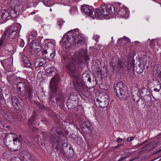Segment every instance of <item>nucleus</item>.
Returning a JSON list of instances; mask_svg holds the SVG:
<instances>
[{"label": "nucleus", "instance_id": "3c124183", "mask_svg": "<svg viewBox=\"0 0 161 161\" xmlns=\"http://www.w3.org/2000/svg\"><path fill=\"white\" fill-rule=\"evenodd\" d=\"M125 158V157H122L121 158H120L118 161H121L123 160Z\"/></svg>", "mask_w": 161, "mask_h": 161}, {"label": "nucleus", "instance_id": "603ef678", "mask_svg": "<svg viewBox=\"0 0 161 161\" xmlns=\"http://www.w3.org/2000/svg\"><path fill=\"white\" fill-rule=\"evenodd\" d=\"M55 129L54 128H53L52 129V131L54 133V134H56V133H57L58 134V132L57 131H56V132H54V130Z\"/></svg>", "mask_w": 161, "mask_h": 161}, {"label": "nucleus", "instance_id": "4468645a", "mask_svg": "<svg viewBox=\"0 0 161 161\" xmlns=\"http://www.w3.org/2000/svg\"><path fill=\"white\" fill-rule=\"evenodd\" d=\"M17 87L18 89V92L19 94L22 96L25 95L26 90V86L25 82H18L17 84Z\"/></svg>", "mask_w": 161, "mask_h": 161}, {"label": "nucleus", "instance_id": "13d9d810", "mask_svg": "<svg viewBox=\"0 0 161 161\" xmlns=\"http://www.w3.org/2000/svg\"><path fill=\"white\" fill-rule=\"evenodd\" d=\"M121 146V145H118L117 147H115L116 148L118 147H119V146Z\"/></svg>", "mask_w": 161, "mask_h": 161}, {"label": "nucleus", "instance_id": "6e6552de", "mask_svg": "<svg viewBox=\"0 0 161 161\" xmlns=\"http://www.w3.org/2000/svg\"><path fill=\"white\" fill-rule=\"evenodd\" d=\"M108 103V96L105 94L99 98H98L95 103L96 105H98L99 107L103 108L106 107Z\"/></svg>", "mask_w": 161, "mask_h": 161}, {"label": "nucleus", "instance_id": "7c9ffc66", "mask_svg": "<svg viewBox=\"0 0 161 161\" xmlns=\"http://www.w3.org/2000/svg\"><path fill=\"white\" fill-rule=\"evenodd\" d=\"M25 93L26 95H28L29 97H31L32 96L33 89L31 87H27L26 89Z\"/></svg>", "mask_w": 161, "mask_h": 161}, {"label": "nucleus", "instance_id": "f257e3e1", "mask_svg": "<svg viewBox=\"0 0 161 161\" xmlns=\"http://www.w3.org/2000/svg\"><path fill=\"white\" fill-rule=\"evenodd\" d=\"M60 80L59 75H56L52 79L49 86L51 89L52 88L53 89V91L50 93L49 101L54 104H64L65 102L66 96L61 92H58V96L55 99L56 101L53 99L56 97L57 91L58 89V83Z\"/></svg>", "mask_w": 161, "mask_h": 161}, {"label": "nucleus", "instance_id": "aec40b11", "mask_svg": "<svg viewBox=\"0 0 161 161\" xmlns=\"http://www.w3.org/2000/svg\"><path fill=\"white\" fill-rule=\"evenodd\" d=\"M118 15L122 17L126 18L128 15V10L125 8H121L118 12Z\"/></svg>", "mask_w": 161, "mask_h": 161}, {"label": "nucleus", "instance_id": "ddd939ff", "mask_svg": "<svg viewBox=\"0 0 161 161\" xmlns=\"http://www.w3.org/2000/svg\"><path fill=\"white\" fill-rule=\"evenodd\" d=\"M82 126V130L85 133L88 134L92 131V125L90 121H85Z\"/></svg>", "mask_w": 161, "mask_h": 161}, {"label": "nucleus", "instance_id": "393cba45", "mask_svg": "<svg viewBox=\"0 0 161 161\" xmlns=\"http://www.w3.org/2000/svg\"><path fill=\"white\" fill-rule=\"evenodd\" d=\"M22 61L25 67L29 68L31 66V64L26 56H23L22 58Z\"/></svg>", "mask_w": 161, "mask_h": 161}, {"label": "nucleus", "instance_id": "e433bc0d", "mask_svg": "<svg viewBox=\"0 0 161 161\" xmlns=\"http://www.w3.org/2000/svg\"><path fill=\"white\" fill-rule=\"evenodd\" d=\"M8 39H5V35L1 37L0 39V47L1 46L3 43L4 42H5Z\"/></svg>", "mask_w": 161, "mask_h": 161}, {"label": "nucleus", "instance_id": "ea45409f", "mask_svg": "<svg viewBox=\"0 0 161 161\" xmlns=\"http://www.w3.org/2000/svg\"><path fill=\"white\" fill-rule=\"evenodd\" d=\"M11 161H22V160L19 157H16L12 158Z\"/></svg>", "mask_w": 161, "mask_h": 161}, {"label": "nucleus", "instance_id": "864d4df0", "mask_svg": "<svg viewBox=\"0 0 161 161\" xmlns=\"http://www.w3.org/2000/svg\"><path fill=\"white\" fill-rule=\"evenodd\" d=\"M138 158V157H136V158H134L132 159H131L130 160V161H133V160H134L136 159H137Z\"/></svg>", "mask_w": 161, "mask_h": 161}, {"label": "nucleus", "instance_id": "423d86ee", "mask_svg": "<svg viewBox=\"0 0 161 161\" xmlns=\"http://www.w3.org/2000/svg\"><path fill=\"white\" fill-rule=\"evenodd\" d=\"M66 69L67 72L71 76L77 78L79 75V73L75 67L73 60L68 62L66 65Z\"/></svg>", "mask_w": 161, "mask_h": 161}, {"label": "nucleus", "instance_id": "4be33fe9", "mask_svg": "<svg viewBox=\"0 0 161 161\" xmlns=\"http://www.w3.org/2000/svg\"><path fill=\"white\" fill-rule=\"evenodd\" d=\"M8 31H6L4 33L5 35V39L9 38V40L11 39H13L15 38L16 35L17 33V32H11V35H8V33H9Z\"/></svg>", "mask_w": 161, "mask_h": 161}, {"label": "nucleus", "instance_id": "a18cd8bd", "mask_svg": "<svg viewBox=\"0 0 161 161\" xmlns=\"http://www.w3.org/2000/svg\"><path fill=\"white\" fill-rule=\"evenodd\" d=\"M27 141L28 142V143H27V144L29 146H31L33 144V142H30L28 140H27Z\"/></svg>", "mask_w": 161, "mask_h": 161}, {"label": "nucleus", "instance_id": "f3484780", "mask_svg": "<svg viewBox=\"0 0 161 161\" xmlns=\"http://www.w3.org/2000/svg\"><path fill=\"white\" fill-rule=\"evenodd\" d=\"M152 74L155 77H161V66L158 64L154 66L153 69Z\"/></svg>", "mask_w": 161, "mask_h": 161}, {"label": "nucleus", "instance_id": "8fccbe9b", "mask_svg": "<svg viewBox=\"0 0 161 161\" xmlns=\"http://www.w3.org/2000/svg\"><path fill=\"white\" fill-rule=\"evenodd\" d=\"M65 58L64 57H63L61 59V61L63 63H65Z\"/></svg>", "mask_w": 161, "mask_h": 161}, {"label": "nucleus", "instance_id": "4c0bfd02", "mask_svg": "<svg viewBox=\"0 0 161 161\" xmlns=\"http://www.w3.org/2000/svg\"><path fill=\"white\" fill-rule=\"evenodd\" d=\"M8 120L10 122V123H13L14 122V119L13 117L9 116H8L7 118Z\"/></svg>", "mask_w": 161, "mask_h": 161}, {"label": "nucleus", "instance_id": "4d7b16f0", "mask_svg": "<svg viewBox=\"0 0 161 161\" xmlns=\"http://www.w3.org/2000/svg\"><path fill=\"white\" fill-rule=\"evenodd\" d=\"M27 73L28 75H30V74H31V73L32 74V73L33 72L32 71L31 72H29V73H28V71H27Z\"/></svg>", "mask_w": 161, "mask_h": 161}, {"label": "nucleus", "instance_id": "1a4fd4ad", "mask_svg": "<svg viewBox=\"0 0 161 161\" xmlns=\"http://www.w3.org/2000/svg\"><path fill=\"white\" fill-rule=\"evenodd\" d=\"M81 10L86 14L92 17L93 19H94L96 16V12L91 6H82L81 8Z\"/></svg>", "mask_w": 161, "mask_h": 161}, {"label": "nucleus", "instance_id": "cd10ccee", "mask_svg": "<svg viewBox=\"0 0 161 161\" xmlns=\"http://www.w3.org/2000/svg\"><path fill=\"white\" fill-rule=\"evenodd\" d=\"M5 50L8 52H11L13 51L14 47L12 44L6 43L5 45Z\"/></svg>", "mask_w": 161, "mask_h": 161}, {"label": "nucleus", "instance_id": "c756f323", "mask_svg": "<svg viewBox=\"0 0 161 161\" xmlns=\"http://www.w3.org/2000/svg\"><path fill=\"white\" fill-rule=\"evenodd\" d=\"M35 114L33 113V115L31 116V118L29 119L28 120V125L29 126V128H30L31 125H34V121L35 119Z\"/></svg>", "mask_w": 161, "mask_h": 161}, {"label": "nucleus", "instance_id": "2f4dec72", "mask_svg": "<svg viewBox=\"0 0 161 161\" xmlns=\"http://www.w3.org/2000/svg\"><path fill=\"white\" fill-rule=\"evenodd\" d=\"M22 154H24L23 155L24 158L26 160H29L31 158V156L30 154L27 152L23 151L22 152Z\"/></svg>", "mask_w": 161, "mask_h": 161}, {"label": "nucleus", "instance_id": "2eb2a0df", "mask_svg": "<svg viewBox=\"0 0 161 161\" xmlns=\"http://www.w3.org/2000/svg\"><path fill=\"white\" fill-rule=\"evenodd\" d=\"M15 135L13 133H9L6 134L4 139V142L6 145H10V142L12 140L13 141L15 139Z\"/></svg>", "mask_w": 161, "mask_h": 161}, {"label": "nucleus", "instance_id": "b1692460", "mask_svg": "<svg viewBox=\"0 0 161 161\" xmlns=\"http://www.w3.org/2000/svg\"><path fill=\"white\" fill-rule=\"evenodd\" d=\"M79 56L82 58L84 60L86 61L88 60V56L87 55L86 52V50H80L79 51Z\"/></svg>", "mask_w": 161, "mask_h": 161}, {"label": "nucleus", "instance_id": "052dcab7", "mask_svg": "<svg viewBox=\"0 0 161 161\" xmlns=\"http://www.w3.org/2000/svg\"><path fill=\"white\" fill-rule=\"evenodd\" d=\"M6 127L8 129L9 128V126L8 125H7L6 126Z\"/></svg>", "mask_w": 161, "mask_h": 161}, {"label": "nucleus", "instance_id": "338daca9", "mask_svg": "<svg viewBox=\"0 0 161 161\" xmlns=\"http://www.w3.org/2000/svg\"><path fill=\"white\" fill-rule=\"evenodd\" d=\"M147 61H146V62L145 63V64H147Z\"/></svg>", "mask_w": 161, "mask_h": 161}, {"label": "nucleus", "instance_id": "a878e982", "mask_svg": "<svg viewBox=\"0 0 161 161\" xmlns=\"http://www.w3.org/2000/svg\"><path fill=\"white\" fill-rule=\"evenodd\" d=\"M9 6L10 7L13 8L17 7L19 6V0H10L9 2Z\"/></svg>", "mask_w": 161, "mask_h": 161}, {"label": "nucleus", "instance_id": "774afa93", "mask_svg": "<svg viewBox=\"0 0 161 161\" xmlns=\"http://www.w3.org/2000/svg\"><path fill=\"white\" fill-rule=\"evenodd\" d=\"M50 10L51 11H52V9H51V8H50Z\"/></svg>", "mask_w": 161, "mask_h": 161}, {"label": "nucleus", "instance_id": "412c9836", "mask_svg": "<svg viewBox=\"0 0 161 161\" xmlns=\"http://www.w3.org/2000/svg\"><path fill=\"white\" fill-rule=\"evenodd\" d=\"M12 105L15 108L19 106V107H21L22 106L21 102H19L18 98L15 97H13L11 98Z\"/></svg>", "mask_w": 161, "mask_h": 161}, {"label": "nucleus", "instance_id": "5fc2aeb1", "mask_svg": "<svg viewBox=\"0 0 161 161\" xmlns=\"http://www.w3.org/2000/svg\"><path fill=\"white\" fill-rule=\"evenodd\" d=\"M31 36L33 37V38H34V36H33L32 35H31V36L30 35L29 36V38H28V41H29V42L30 41L31 38L30 37Z\"/></svg>", "mask_w": 161, "mask_h": 161}, {"label": "nucleus", "instance_id": "a211bd4d", "mask_svg": "<svg viewBox=\"0 0 161 161\" xmlns=\"http://www.w3.org/2000/svg\"><path fill=\"white\" fill-rule=\"evenodd\" d=\"M12 148L14 151H17L21 147V143L20 140L18 138H15L11 145Z\"/></svg>", "mask_w": 161, "mask_h": 161}, {"label": "nucleus", "instance_id": "680f3d73", "mask_svg": "<svg viewBox=\"0 0 161 161\" xmlns=\"http://www.w3.org/2000/svg\"><path fill=\"white\" fill-rule=\"evenodd\" d=\"M27 140L25 141V142L27 144V143H28V142L27 141Z\"/></svg>", "mask_w": 161, "mask_h": 161}, {"label": "nucleus", "instance_id": "6e6d98bb", "mask_svg": "<svg viewBox=\"0 0 161 161\" xmlns=\"http://www.w3.org/2000/svg\"><path fill=\"white\" fill-rule=\"evenodd\" d=\"M142 69H141L140 71H138L137 72L138 73V74L141 73L142 72Z\"/></svg>", "mask_w": 161, "mask_h": 161}, {"label": "nucleus", "instance_id": "79ce46f5", "mask_svg": "<svg viewBox=\"0 0 161 161\" xmlns=\"http://www.w3.org/2000/svg\"><path fill=\"white\" fill-rule=\"evenodd\" d=\"M134 139V137L133 136L129 137L127 139V141L128 142H130Z\"/></svg>", "mask_w": 161, "mask_h": 161}, {"label": "nucleus", "instance_id": "dca6fc26", "mask_svg": "<svg viewBox=\"0 0 161 161\" xmlns=\"http://www.w3.org/2000/svg\"><path fill=\"white\" fill-rule=\"evenodd\" d=\"M1 62L4 69H8L10 68L13 64V60L11 58H9L1 61Z\"/></svg>", "mask_w": 161, "mask_h": 161}, {"label": "nucleus", "instance_id": "f8f14e48", "mask_svg": "<svg viewBox=\"0 0 161 161\" xmlns=\"http://www.w3.org/2000/svg\"><path fill=\"white\" fill-rule=\"evenodd\" d=\"M112 62L114 64V70L118 71L122 70L123 68V65L122 62L119 58L116 57H114L113 58Z\"/></svg>", "mask_w": 161, "mask_h": 161}, {"label": "nucleus", "instance_id": "37998d69", "mask_svg": "<svg viewBox=\"0 0 161 161\" xmlns=\"http://www.w3.org/2000/svg\"><path fill=\"white\" fill-rule=\"evenodd\" d=\"M34 49H35V51H36L37 52H39L41 51V47L39 46H38L37 47H36L34 48Z\"/></svg>", "mask_w": 161, "mask_h": 161}, {"label": "nucleus", "instance_id": "f03ea898", "mask_svg": "<svg viewBox=\"0 0 161 161\" xmlns=\"http://www.w3.org/2000/svg\"><path fill=\"white\" fill-rule=\"evenodd\" d=\"M66 40L64 44L66 47H71V45H80L84 43V38L83 35L78 32L72 31L68 32L66 34Z\"/></svg>", "mask_w": 161, "mask_h": 161}, {"label": "nucleus", "instance_id": "bf43d9fd", "mask_svg": "<svg viewBox=\"0 0 161 161\" xmlns=\"http://www.w3.org/2000/svg\"><path fill=\"white\" fill-rule=\"evenodd\" d=\"M133 153V152H129V154H132Z\"/></svg>", "mask_w": 161, "mask_h": 161}, {"label": "nucleus", "instance_id": "0eeeda50", "mask_svg": "<svg viewBox=\"0 0 161 161\" xmlns=\"http://www.w3.org/2000/svg\"><path fill=\"white\" fill-rule=\"evenodd\" d=\"M78 96L76 93H70L67 104L69 108L72 109L77 106L78 104Z\"/></svg>", "mask_w": 161, "mask_h": 161}, {"label": "nucleus", "instance_id": "473e14b6", "mask_svg": "<svg viewBox=\"0 0 161 161\" xmlns=\"http://www.w3.org/2000/svg\"><path fill=\"white\" fill-rule=\"evenodd\" d=\"M55 69L53 67L47 68L46 69V71L47 73L50 75L51 76L53 75V73L54 72Z\"/></svg>", "mask_w": 161, "mask_h": 161}, {"label": "nucleus", "instance_id": "49530a36", "mask_svg": "<svg viewBox=\"0 0 161 161\" xmlns=\"http://www.w3.org/2000/svg\"><path fill=\"white\" fill-rule=\"evenodd\" d=\"M38 106L39 108L42 109H44L45 108V107L44 106L40 104H39Z\"/></svg>", "mask_w": 161, "mask_h": 161}, {"label": "nucleus", "instance_id": "a19ab883", "mask_svg": "<svg viewBox=\"0 0 161 161\" xmlns=\"http://www.w3.org/2000/svg\"><path fill=\"white\" fill-rule=\"evenodd\" d=\"M43 55L46 57V55H48V51H47L46 49L43 50L42 51Z\"/></svg>", "mask_w": 161, "mask_h": 161}, {"label": "nucleus", "instance_id": "6ab92c4d", "mask_svg": "<svg viewBox=\"0 0 161 161\" xmlns=\"http://www.w3.org/2000/svg\"><path fill=\"white\" fill-rule=\"evenodd\" d=\"M46 63V60L41 57L36 59L34 62V66L36 68L42 67Z\"/></svg>", "mask_w": 161, "mask_h": 161}, {"label": "nucleus", "instance_id": "bb28decb", "mask_svg": "<svg viewBox=\"0 0 161 161\" xmlns=\"http://www.w3.org/2000/svg\"><path fill=\"white\" fill-rule=\"evenodd\" d=\"M82 80L84 83L87 81L89 82H91V80L90 78L89 75L86 74H84L82 75Z\"/></svg>", "mask_w": 161, "mask_h": 161}, {"label": "nucleus", "instance_id": "9b49d317", "mask_svg": "<svg viewBox=\"0 0 161 161\" xmlns=\"http://www.w3.org/2000/svg\"><path fill=\"white\" fill-rule=\"evenodd\" d=\"M73 83L74 86L76 91L80 92L82 93L86 92V87L81 80H78L77 81H74Z\"/></svg>", "mask_w": 161, "mask_h": 161}, {"label": "nucleus", "instance_id": "58836bf2", "mask_svg": "<svg viewBox=\"0 0 161 161\" xmlns=\"http://www.w3.org/2000/svg\"><path fill=\"white\" fill-rule=\"evenodd\" d=\"M155 46V42L154 40H152L150 42V46L152 48H154Z\"/></svg>", "mask_w": 161, "mask_h": 161}, {"label": "nucleus", "instance_id": "20e7f679", "mask_svg": "<svg viewBox=\"0 0 161 161\" xmlns=\"http://www.w3.org/2000/svg\"><path fill=\"white\" fill-rule=\"evenodd\" d=\"M50 142L52 144L53 147L56 150L58 153L63 156H64L65 154V148L64 147V146L67 147V143H63L61 140L59 138V135L54 137H52L50 140Z\"/></svg>", "mask_w": 161, "mask_h": 161}, {"label": "nucleus", "instance_id": "9d476101", "mask_svg": "<svg viewBox=\"0 0 161 161\" xmlns=\"http://www.w3.org/2000/svg\"><path fill=\"white\" fill-rule=\"evenodd\" d=\"M21 8L19 6H18L17 7L13 8L9 7L8 11L11 16V18L14 19L16 18L19 14V12L21 10Z\"/></svg>", "mask_w": 161, "mask_h": 161}, {"label": "nucleus", "instance_id": "09e8293b", "mask_svg": "<svg viewBox=\"0 0 161 161\" xmlns=\"http://www.w3.org/2000/svg\"><path fill=\"white\" fill-rule=\"evenodd\" d=\"M160 152H161V149H160L158 151H157L155 153H153V154L154 155L157 154V153H159Z\"/></svg>", "mask_w": 161, "mask_h": 161}, {"label": "nucleus", "instance_id": "c03bdc74", "mask_svg": "<svg viewBox=\"0 0 161 161\" xmlns=\"http://www.w3.org/2000/svg\"><path fill=\"white\" fill-rule=\"evenodd\" d=\"M64 22H64L62 20H58V25L60 26L61 25H63V22Z\"/></svg>", "mask_w": 161, "mask_h": 161}, {"label": "nucleus", "instance_id": "e2e57ef3", "mask_svg": "<svg viewBox=\"0 0 161 161\" xmlns=\"http://www.w3.org/2000/svg\"><path fill=\"white\" fill-rule=\"evenodd\" d=\"M9 32V33H8V35H11V31Z\"/></svg>", "mask_w": 161, "mask_h": 161}, {"label": "nucleus", "instance_id": "69168bd1", "mask_svg": "<svg viewBox=\"0 0 161 161\" xmlns=\"http://www.w3.org/2000/svg\"><path fill=\"white\" fill-rule=\"evenodd\" d=\"M30 37L31 38H32H32H33L32 37H33L31 36Z\"/></svg>", "mask_w": 161, "mask_h": 161}, {"label": "nucleus", "instance_id": "5701e85b", "mask_svg": "<svg viewBox=\"0 0 161 161\" xmlns=\"http://www.w3.org/2000/svg\"><path fill=\"white\" fill-rule=\"evenodd\" d=\"M118 42L124 46L125 44H128L130 43V41L129 38L126 36H124L121 39L119 38L118 40Z\"/></svg>", "mask_w": 161, "mask_h": 161}, {"label": "nucleus", "instance_id": "7ed1b4c3", "mask_svg": "<svg viewBox=\"0 0 161 161\" xmlns=\"http://www.w3.org/2000/svg\"><path fill=\"white\" fill-rule=\"evenodd\" d=\"M114 88L116 95L119 99L125 100L128 98L129 94L127 91V87L122 82H119L117 84H114Z\"/></svg>", "mask_w": 161, "mask_h": 161}, {"label": "nucleus", "instance_id": "f704fd0d", "mask_svg": "<svg viewBox=\"0 0 161 161\" xmlns=\"http://www.w3.org/2000/svg\"><path fill=\"white\" fill-rule=\"evenodd\" d=\"M7 80L10 83H12L15 80V76L13 75H10L7 77Z\"/></svg>", "mask_w": 161, "mask_h": 161}, {"label": "nucleus", "instance_id": "c9c22d12", "mask_svg": "<svg viewBox=\"0 0 161 161\" xmlns=\"http://www.w3.org/2000/svg\"><path fill=\"white\" fill-rule=\"evenodd\" d=\"M10 153V152L9 151H6L4 152L3 155L5 158H8L9 156Z\"/></svg>", "mask_w": 161, "mask_h": 161}, {"label": "nucleus", "instance_id": "c85d7f7f", "mask_svg": "<svg viewBox=\"0 0 161 161\" xmlns=\"http://www.w3.org/2000/svg\"><path fill=\"white\" fill-rule=\"evenodd\" d=\"M18 27L17 24H14L12 25L6 31H9L14 32L17 33Z\"/></svg>", "mask_w": 161, "mask_h": 161}, {"label": "nucleus", "instance_id": "de8ad7c7", "mask_svg": "<svg viewBox=\"0 0 161 161\" xmlns=\"http://www.w3.org/2000/svg\"><path fill=\"white\" fill-rule=\"evenodd\" d=\"M122 141V139L121 138H119L117 139V142L119 143Z\"/></svg>", "mask_w": 161, "mask_h": 161}, {"label": "nucleus", "instance_id": "39448f33", "mask_svg": "<svg viewBox=\"0 0 161 161\" xmlns=\"http://www.w3.org/2000/svg\"><path fill=\"white\" fill-rule=\"evenodd\" d=\"M117 8L111 4L105 5L97 10L96 14L99 19H102L110 14H114Z\"/></svg>", "mask_w": 161, "mask_h": 161}, {"label": "nucleus", "instance_id": "72a5a7b5", "mask_svg": "<svg viewBox=\"0 0 161 161\" xmlns=\"http://www.w3.org/2000/svg\"><path fill=\"white\" fill-rule=\"evenodd\" d=\"M48 55H46V58L48 59H52L55 55V53L53 52L51 53L48 51Z\"/></svg>", "mask_w": 161, "mask_h": 161}, {"label": "nucleus", "instance_id": "0e129e2a", "mask_svg": "<svg viewBox=\"0 0 161 161\" xmlns=\"http://www.w3.org/2000/svg\"><path fill=\"white\" fill-rule=\"evenodd\" d=\"M19 137H20V138H21V135H19Z\"/></svg>", "mask_w": 161, "mask_h": 161}]
</instances>
